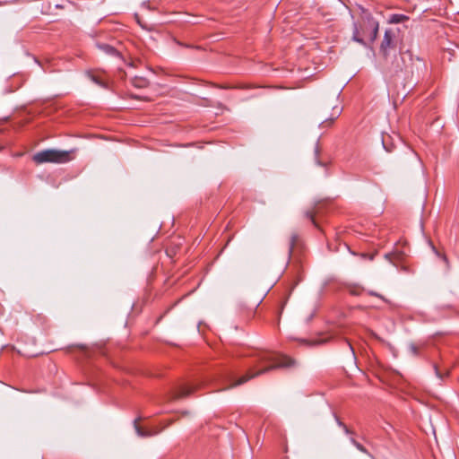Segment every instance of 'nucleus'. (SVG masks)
<instances>
[{"label": "nucleus", "instance_id": "22", "mask_svg": "<svg viewBox=\"0 0 459 459\" xmlns=\"http://www.w3.org/2000/svg\"><path fill=\"white\" fill-rule=\"evenodd\" d=\"M383 147H385V150L386 152H389V149H388L387 147H385V144H383Z\"/></svg>", "mask_w": 459, "mask_h": 459}, {"label": "nucleus", "instance_id": "23", "mask_svg": "<svg viewBox=\"0 0 459 459\" xmlns=\"http://www.w3.org/2000/svg\"><path fill=\"white\" fill-rule=\"evenodd\" d=\"M383 147H385V150L386 152H389V149H388L387 147H385V144H383Z\"/></svg>", "mask_w": 459, "mask_h": 459}, {"label": "nucleus", "instance_id": "12", "mask_svg": "<svg viewBox=\"0 0 459 459\" xmlns=\"http://www.w3.org/2000/svg\"><path fill=\"white\" fill-rule=\"evenodd\" d=\"M408 18L403 15V14H393L391 17H390V20L389 22L391 23H401L403 22L404 20H407Z\"/></svg>", "mask_w": 459, "mask_h": 459}, {"label": "nucleus", "instance_id": "11", "mask_svg": "<svg viewBox=\"0 0 459 459\" xmlns=\"http://www.w3.org/2000/svg\"><path fill=\"white\" fill-rule=\"evenodd\" d=\"M433 369L435 371L437 377L440 380L444 379V377L448 376V374H449L448 368H445L444 370H441V369H439L438 366L436 363L433 364Z\"/></svg>", "mask_w": 459, "mask_h": 459}, {"label": "nucleus", "instance_id": "18", "mask_svg": "<svg viewBox=\"0 0 459 459\" xmlns=\"http://www.w3.org/2000/svg\"><path fill=\"white\" fill-rule=\"evenodd\" d=\"M347 345H348L349 349L351 351L352 355L354 356V355H355V352H354V350H353L352 345H351L350 342H347Z\"/></svg>", "mask_w": 459, "mask_h": 459}, {"label": "nucleus", "instance_id": "2", "mask_svg": "<svg viewBox=\"0 0 459 459\" xmlns=\"http://www.w3.org/2000/svg\"><path fill=\"white\" fill-rule=\"evenodd\" d=\"M378 29V22L368 10L361 8L360 20L353 23L352 39L366 46L364 38H368L370 42H374L377 38Z\"/></svg>", "mask_w": 459, "mask_h": 459}, {"label": "nucleus", "instance_id": "20", "mask_svg": "<svg viewBox=\"0 0 459 459\" xmlns=\"http://www.w3.org/2000/svg\"><path fill=\"white\" fill-rule=\"evenodd\" d=\"M333 110L335 111L337 116L341 113V111L338 108H333Z\"/></svg>", "mask_w": 459, "mask_h": 459}, {"label": "nucleus", "instance_id": "5", "mask_svg": "<svg viewBox=\"0 0 459 459\" xmlns=\"http://www.w3.org/2000/svg\"><path fill=\"white\" fill-rule=\"evenodd\" d=\"M394 38L395 35L391 29L385 31V35L380 45V52L385 58L388 56L390 50L395 49L396 48Z\"/></svg>", "mask_w": 459, "mask_h": 459}, {"label": "nucleus", "instance_id": "7", "mask_svg": "<svg viewBox=\"0 0 459 459\" xmlns=\"http://www.w3.org/2000/svg\"><path fill=\"white\" fill-rule=\"evenodd\" d=\"M96 46L99 49H100L101 51H103L104 53H106L107 55H109V56H117L118 54V52L117 51V49L108 45V44H106V43H96Z\"/></svg>", "mask_w": 459, "mask_h": 459}, {"label": "nucleus", "instance_id": "4", "mask_svg": "<svg viewBox=\"0 0 459 459\" xmlns=\"http://www.w3.org/2000/svg\"><path fill=\"white\" fill-rule=\"evenodd\" d=\"M404 69L407 73L413 74L415 72L419 73L425 67L424 62L419 57H413L411 52L406 51L402 54Z\"/></svg>", "mask_w": 459, "mask_h": 459}, {"label": "nucleus", "instance_id": "3", "mask_svg": "<svg viewBox=\"0 0 459 459\" xmlns=\"http://www.w3.org/2000/svg\"><path fill=\"white\" fill-rule=\"evenodd\" d=\"M70 160V152L48 149L37 152L33 156L36 163L56 162L63 163Z\"/></svg>", "mask_w": 459, "mask_h": 459}, {"label": "nucleus", "instance_id": "24", "mask_svg": "<svg viewBox=\"0 0 459 459\" xmlns=\"http://www.w3.org/2000/svg\"><path fill=\"white\" fill-rule=\"evenodd\" d=\"M383 147H385V150L386 152H389V149H388L387 147H385V144H383Z\"/></svg>", "mask_w": 459, "mask_h": 459}, {"label": "nucleus", "instance_id": "17", "mask_svg": "<svg viewBox=\"0 0 459 459\" xmlns=\"http://www.w3.org/2000/svg\"><path fill=\"white\" fill-rule=\"evenodd\" d=\"M368 293H369V295H371V296H375V297H378V298L383 299V297H382L380 294H378V293H377V292H375V291H369Z\"/></svg>", "mask_w": 459, "mask_h": 459}, {"label": "nucleus", "instance_id": "9", "mask_svg": "<svg viewBox=\"0 0 459 459\" xmlns=\"http://www.w3.org/2000/svg\"><path fill=\"white\" fill-rule=\"evenodd\" d=\"M350 441L359 451H360L361 453L367 455L371 459H376L374 457V455L372 454H370L368 452V450L363 445H361L359 442H358L353 437H350Z\"/></svg>", "mask_w": 459, "mask_h": 459}, {"label": "nucleus", "instance_id": "10", "mask_svg": "<svg viewBox=\"0 0 459 459\" xmlns=\"http://www.w3.org/2000/svg\"><path fill=\"white\" fill-rule=\"evenodd\" d=\"M134 429H135V431H136V434L141 437H150L152 436V432L148 431V430H144L143 429L139 424H138V420H134Z\"/></svg>", "mask_w": 459, "mask_h": 459}, {"label": "nucleus", "instance_id": "8", "mask_svg": "<svg viewBox=\"0 0 459 459\" xmlns=\"http://www.w3.org/2000/svg\"><path fill=\"white\" fill-rule=\"evenodd\" d=\"M131 83L135 88H145L149 85V81L142 76H134L131 79Z\"/></svg>", "mask_w": 459, "mask_h": 459}, {"label": "nucleus", "instance_id": "25", "mask_svg": "<svg viewBox=\"0 0 459 459\" xmlns=\"http://www.w3.org/2000/svg\"><path fill=\"white\" fill-rule=\"evenodd\" d=\"M383 147H385V150L386 152H389V149H388L387 147H385V144H383Z\"/></svg>", "mask_w": 459, "mask_h": 459}, {"label": "nucleus", "instance_id": "16", "mask_svg": "<svg viewBox=\"0 0 459 459\" xmlns=\"http://www.w3.org/2000/svg\"><path fill=\"white\" fill-rule=\"evenodd\" d=\"M409 349L413 355H419V348L415 344L411 343Z\"/></svg>", "mask_w": 459, "mask_h": 459}, {"label": "nucleus", "instance_id": "1", "mask_svg": "<svg viewBox=\"0 0 459 459\" xmlns=\"http://www.w3.org/2000/svg\"><path fill=\"white\" fill-rule=\"evenodd\" d=\"M254 361L252 368L243 376L237 378L233 373L225 377V386L221 389H229L240 385L248 380L268 373L271 370L280 368L290 367L294 361L286 356L277 354L270 351H260L253 355Z\"/></svg>", "mask_w": 459, "mask_h": 459}, {"label": "nucleus", "instance_id": "19", "mask_svg": "<svg viewBox=\"0 0 459 459\" xmlns=\"http://www.w3.org/2000/svg\"><path fill=\"white\" fill-rule=\"evenodd\" d=\"M385 256V258H387L388 260L391 261L392 254H386Z\"/></svg>", "mask_w": 459, "mask_h": 459}, {"label": "nucleus", "instance_id": "6", "mask_svg": "<svg viewBox=\"0 0 459 459\" xmlns=\"http://www.w3.org/2000/svg\"><path fill=\"white\" fill-rule=\"evenodd\" d=\"M202 385H204V382L184 385L179 388L175 398L186 397V396L189 395L190 394H192L195 390L198 389Z\"/></svg>", "mask_w": 459, "mask_h": 459}, {"label": "nucleus", "instance_id": "21", "mask_svg": "<svg viewBox=\"0 0 459 459\" xmlns=\"http://www.w3.org/2000/svg\"><path fill=\"white\" fill-rule=\"evenodd\" d=\"M315 152H316V155L317 156L318 155V147L317 146L316 147Z\"/></svg>", "mask_w": 459, "mask_h": 459}, {"label": "nucleus", "instance_id": "13", "mask_svg": "<svg viewBox=\"0 0 459 459\" xmlns=\"http://www.w3.org/2000/svg\"><path fill=\"white\" fill-rule=\"evenodd\" d=\"M335 420H336L337 425L343 429L345 434H347V435L354 434L353 431H351L342 420H340V419L337 416H335Z\"/></svg>", "mask_w": 459, "mask_h": 459}, {"label": "nucleus", "instance_id": "15", "mask_svg": "<svg viewBox=\"0 0 459 459\" xmlns=\"http://www.w3.org/2000/svg\"><path fill=\"white\" fill-rule=\"evenodd\" d=\"M305 215L307 219L311 220V221L314 223V225L316 226V221H315V212L313 211H307L305 212Z\"/></svg>", "mask_w": 459, "mask_h": 459}, {"label": "nucleus", "instance_id": "14", "mask_svg": "<svg viewBox=\"0 0 459 459\" xmlns=\"http://www.w3.org/2000/svg\"><path fill=\"white\" fill-rule=\"evenodd\" d=\"M296 240H297V236L296 235H292L290 238V242H289V255H291L292 253V250L294 248V246H295V243H296Z\"/></svg>", "mask_w": 459, "mask_h": 459}]
</instances>
